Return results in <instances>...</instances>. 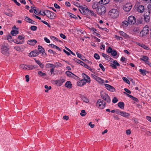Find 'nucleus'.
Segmentation results:
<instances>
[{
	"label": "nucleus",
	"mask_w": 151,
	"mask_h": 151,
	"mask_svg": "<svg viewBox=\"0 0 151 151\" xmlns=\"http://www.w3.org/2000/svg\"><path fill=\"white\" fill-rule=\"evenodd\" d=\"M42 14H41V10L39 12V14L42 15H46V16L50 19H53L55 17V14L53 12L47 10H46L44 11H42Z\"/></svg>",
	"instance_id": "obj_1"
},
{
	"label": "nucleus",
	"mask_w": 151,
	"mask_h": 151,
	"mask_svg": "<svg viewBox=\"0 0 151 151\" xmlns=\"http://www.w3.org/2000/svg\"><path fill=\"white\" fill-rule=\"evenodd\" d=\"M1 52L3 54L8 56L9 53V48L6 45L4 42L2 45L1 50Z\"/></svg>",
	"instance_id": "obj_2"
},
{
	"label": "nucleus",
	"mask_w": 151,
	"mask_h": 151,
	"mask_svg": "<svg viewBox=\"0 0 151 151\" xmlns=\"http://www.w3.org/2000/svg\"><path fill=\"white\" fill-rule=\"evenodd\" d=\"M109 14L111 18H115L119 16V12L117 9H114L109 11Z\"/></svg>",
	"instance_id": "obj_3"
},
{
	"label": "nucleus",
	"mask_w": 151,
	"mask_h": 151,
	"mask_svg": "<svg viewBox=\"0 0 151 151\" xmlns=\"http://www.w3.org/2000/svg\"><path fill=\"white\" fill-rule=\"evenodd\" d=\"M96 105L98 108L102 109L105 107V102L101 99H99L97 102Z\"/></svg>",
	"instance_id": "obj_4"
},
{
	"label": "nucleus",
	"mask_w": 151,
	"mask_h": 151,
	"mask_svg": "<svg viewBox=\"0 0 151 151\" xmlns=\"http://www.w3.org/2000/svg\"><path fill=\"white\" fill-rule=\"evenodd\" d=\"M135 7L136 9L138 12L142 13L145 12V7L143 5L137 4L135 5Z\"/></svg>",
	"instance_id": "obj_5"
},
{
	"label": "nucleus",
	"mask_w": 151,
	"mask_h": 151,
	"mask_svg": "<svg viewBox=\"0 0 151 151\" xmlns=\"http://www.w3.org/2000/svg\"><path fill=\"white\" fill-rule=\"evenodd\" d=\"M97 13L100 15L104 14L106 12V8L104 6H99L98 9L97 10Z\"/></svg>",
	"instance_id": "obj_6"
},
{
	"label": "nucleus",
	"mask_w": 151,
	"mask_h": 151,
	"mask_svg": "<svg viewBox=\"0 0 151 151\" xmlns=\"http://www.w3.org/2000/svg\"><path fill=\"white\" fill-rule=\"evenodd\" d=\"M127 21L130 25L134 24L136 22V19L135 17L133 16H129L128 18Z\"/></svg>",
	"instance_id": "obj_7"
},
{
	"label": "nucleus",
	"mask_w": 151,
	"mask_h": 151,
	"mask_svg": "<svg viewBox=\"0 0 151 151\" xmlns=\"http://www.w3.org/2000/svg\"><path fill=\"white\" fill-rule=\"evenodd\" d=\"M101 96L102 98L108 103H110L111 101L110 98L108 95L104 93L101 94Z\"/></svg>",
	"instance_id": "obj_8"
},
{
	"label": "nucleus",
	"mask_w": 151,
	"mask_h": 151,
	"mask_svg": "<svg viewBox=\"0 0 151 151\" xmlns=\"http://www.w3.org/2000/svg\"><path fill=\"white\" fill-rule=\"evenodd\" d=\"M132 7V5L131 3H127L123 6V9L126 12H129Z\"/></svg>",
	"instance_id": "obj_9"
},
{
	"label": "nucleus",
	"mask_w": 151,
	"mask_h": 151,
	"mask_svg": "<svg viewBox=\"0 0 151 151\" xmlns=\"http://www.w3.org/2000/svg\"><path fill=\"white\" fill-rule=\"evenodd\" d=\"M88 9L86 6L83 7V6H79V10L82 14L85 15L87 11V9Z\"/></svg>",
	"instance_id": "obj_10"
},
{
	"label": "nucleus",
	"mask_w": 151,
	"mask_h": 151,
	"mask_svg": "<svg viewBox=\"0 0 151 151\" xmlns=\"http://www.w3.org/2000/svg\"><path fill=\"white\" fill-rule=\"evenodd\" d=\"M82 76L83 78V79L85 80V81L87 82L88 83H90V77L88 76L83 73H82Z\"/></svg>",
	"instance_id": "obj_11"
},
{
	"label": "nucleus",
	"mask_w": 151,
	"mask_h": 151,
	"mask_svg": "<svg viewBox=\"0 0 151 151\" xmlns=\"http://www.w3.org/2000/svg\"><path fill=\"white\" fill-rule=\"evenodd\" d=\"M104 85L106 88L110 91L114 92L115 91V88L111 85L107 84H105Z\"/></svg>",
	"instance_id": "obj_12"
},
{
	"label": "nucleus",
	"mask_w": 151,
	"mask_h": 151,
	"mask_svg": "<svg viewBox=\"0 0 151 151\" xmlns=\"http://www.w3.org/2000/svg\"><path fill=\"white\" fill-rule=\"evenodd\" d=\"M39 54V52L38 50H35L29 53V54L30 55V56L31 57L32 56L33 57H35L37 56Z\"/></svg>",
	"instance_id": "obj_13"
},
{
	"label": "nucleus",
	"mask_w": 151,
	"mask_h": 151,
	"mask_svg": "<svg viewBox=\"0 0 151 151\" xmlns=\"http://www.w3.org/2000/svg\"><path fill=\"white\" fill-rule=\"evenodd\" d=\"M38 50L39 53H42V55L45 54L46 55L45 52V50L42 46L38 45Z\"/></svg>",
	"instance_id": "obj_14"
},
{
	"label": "nucleus",
	"mask_w": 151,
	"mask_h": 151,
	"mask_svg": "<svg viewBox=\"0 0 151 151\" xmlns=\"http://www.w3.org/2000/svg\"><path fill=\"white\" fill-rule=\"evenodd\" d=\"M93 78L100 83H103L104 80L100 78L99 77L95 75H93Z\"/></svg>",
	"instance_id": "obj_15"
},
{
	"label": "nucleus",
	"mask_w": 151,
	"mask_h": 151,
	"mask_svg": "<svg viewBox=\"0 0 151 151\" xmlns=\"http://www.w3.org/2000/svg\"><path fill=\"white\" fill-rule=\"evenodd\" d=\"M55 84H58V85L61 86L63 82H65V80L64 79L58 80L55 81Z\"/></svg>",
	"instance_id": "obj_16"
},
{
	"label": "nucleus",
	"mask_w": 151,
	"mask_h": 151,
	"mask_svg": "<svg viewBox=\"0 0 151 151\" xmlns=\"http://www.w3.org/2000/svg\"><path fill=\"white\" fill-rule=\"evenodd\" d=\"M37 42V41L34 39L29 40L27 42V44L30 45H34Z\"/></svg>",
	"instance_id": "obj_17"
},
{
	"label": "nucleus",
	"mask_w": 151,
	"mask_h": 151,
	"mask_svg": "<svg viewBox=\"0 0 151 151\" xmlns=\"http://www.w3.org/2000/svg\"><path fill=\"white\" fill-rule=\"evenodd\" d=\"M119 33L121 35L124 37L126 39H128L129 38V35L123 31H119Z\"/></svg>",
	"instance_id": "obj_18"
},
{
	"label": "nucleus",
	"mask_w": 151,
	"mask_h": 151,
	"mask_svg": "<svg viewBox=\"0 0 151 151\" xmlns=\"http://www.w3.org/2000/svg\"><path fill=\"white\" fill-rule=\"evenodd\" d=\"M109 0H101L99 2V4H103L105 5L107 4L109 2Z\"/></svg>",
	"instance_id": "obj_19"
},
{
	"label": "nucleus",
	"mask_w": 151,
	"mask_h": 151,
	"mask_svg": "<svg viewBox=\"0 0 151 151\" xmlns=\"http://www.w3.org/2000/svg\"><path fill=\"white\" fill-rule=\"evenodd\" d=\"M124 93L126 94L127 95L128 97H129V98H131L133 100H134V101H136V102H138V99H137V98H136L135 97L132 96L131 95H129V94H127V93H126L125 92H124Z\"/></svg>",
	"instance_id": "obj_20"
},
{
	"label": "nucleus",
	"mask_w": 151,
	"mask_h": 151,
	"mask_svg": "<svg viewBox=\"0 0 151 151\" xmlns=\"http://www.w3.org/2000/svg\"><path fill=\"white\" fill-rule=\"evenodd\" d=\"M65 86L69 88H70L72 87V85L70 81H67L65 84Z\"/></svg>",
	"instance_id": "obj_21"
},
{
	"label": "nucleus",
	"mask_w": 151,
	"mask_h": 151,
	"mask_svg": "<svg viewBox=\"0 0 151 151\" xmlns=\"http://www.w3.org/2000/svg\"><path fill=\"white\" fill-rule=\"evenodd\" d=\"M121 115L125 117H128L129 116L130 114L129 113L126 112L122 111Z\"/></svg>",
	"instance_id": "obj_22"
},
{
	"label": "nucleus",
	"mask_w": 151,
	"mask_h": 151,
	"mask_svg": "<svg viewBox=\"0 0 151 151\" xmlns=\"http://www.w3.org/2000/svg\"><path fill=\"white\" fill-rule=\"evenodd\" d=\"M149 32H147L144 31L143 30H142L139 34L140 36L142 37L145 36Z\"/></svg>",
	"instance_id": "obj_23"
},
{
	"label": "nucleus",
	"mask_w": 151,
	"mask_h": 151,
	"mask_svg": "<svg viewBox=\"0 0 151 151\" xmlns=\"http://www.w3.org/2000/svg\"><path fill=\"white\" fill-rule=\"evenodd\" d=\"M118 106L121 109H124V104L123 102H119L118 104Z\"/></svg>",
	"instance_id": "obj_24"
},
{
	"label": "nucleus",
	"mask_w": 151,
	"mask_h": 151,
	"mask_svg": "<svg viewBox=\"0 0 151 151\" xmlns=\"http://www.w3.org/2000/svg\"><path fill=\"white\" fill-rule=\"evenodd\" d=\"M140 31L138 27H135L133 30V33L135 34H137Z\"/></svg>",
	"instance_id": "obj_25"
},
{
	"label": "nucleus",
	"mask_w": 151,
	"mask_h": 151,
	"mask_svg": "<svg viewBox=\"0 0 151 151\" xmlns=\"http://www.w3.org/2000/svg\"><path fill=\"white\" fill-rule=\"evenodd\" d=\"M148 58L146 56H143L142 58H140L141 60L145 62H148Z\"/></svg>",
	"instance_id": "obj_26"
},
{
	"label": "nucleus",
	"mask_w": 151,
	"mask_h": 151,
	"mask_svg": "<svg viewBox=\"0 0 151 151\" xmlns=\"http://www.w3.org/2000/svg\"><path fill=\"white\" fill-rule=\"evenodd\" d=\"M11 33L13 36H16L19 33V31L17 30H13L11 31Z\"/></svg>",
	"instance_id": "obj_27"
},
{
	"label": "nucleus",
	"mask_w": 151,
	"mask_h": 151,
	"mask_svg": "<svg viewBox=\"0 0 151 151\" xmlns=\"http://www.w3.org/2000/svg\"><path fill=\"white\" fill-rule=\"evenodd\" d=\"M139 71L141 75H145L146 74L147 72L145 70L142 69H139Z\"/></svg>",
	"instance_id": "obj_28"
},
{
	"label": "nucleus",
	"mask_w": 151,
	"mask_h": 151,
	"mask_svg": "<svg viewBox=\"0 0 151 151\" xmlns=\"http://www.w3.org/2000/svg\"><path fill=\"white\" fill-rule=\"evenodd\" d=\"M66 75L68 77H73V76H74V74L71 73V72L67 71L65 73Z\"/></svg>",
	"instance_id": "obj_29"
},
{
	"label": "nucleus",
	"mask_w": 151,
	"mask_h": 151,
	"mask_svg": "<svg viewBox=\"0 0 151 151\" xmlns=\"http://www.w3.org/2000/svg\"><path fill=\"white\" fill-rule=\"evenodd\" d=\"M27 67L28 68V69H27L28 70H32L36 68L34 65H27Z\"/></svg>",
	"instance_id": "obj_30"
},
{
	"label": "nucleus",
	"mask_w": 151,
	"mask_h": 151,
	"mask_svg": "<svg viewBox=\"0 0 151 151\" xmlns=\"http://www.w3.org/2000/svg\"><path fill=\"white\" fill-rule=\"evenodd\" d=\"M150 19V16H144V20L145 22H148Z\"/></svg>",
	"instance_id": "obj_31"
},
{
	"label": "nucleus",
	"mask_w": 151,
	"mask_h": 151,
	"mask_svg": "<svg viewBox=\"0 0 151 151\" xmlns=\"http://www.w3.org/2000/svg\"><path fill=\"white\" fill-rule=\"evenodd\" d=\"M76 54L78 56V57L81 59L82 60L84 61V60H85V57H82L81 55L80 54L78 53V52H76Z\"/></svg>",
	"instance_id": "obj_32"
},
{
	"label": "nucleus",
	"mask_w": 151,
	"mask_h": 151,
	"mask_svg": "<svg viewBox=\"0 0 151 151\" xmlns=\"http://www.w3.org/2000/svg\"><path fill=\"white\" fill-rule=\"evenodd\" d=\"M82 99L85 102L87 103L89 102L88 100L85 96H82L81 97Z\"/></svg>",
	"instance_id": "obj_33"
},
{
	"label": "nucleus",
	"mask_w": 151,
	"mask_h": 151,
	"mask_svg": "<svg viewBox=\"0 0 151 151\" xmlns=\"http://www.w3.org/2000/svg\"><path fill=\"white\" fill-rule=\"evenodd\" d=\"M67 14L68 15L70 16V17L74 18V19H77V17L75 15L73 14H72L70 12H68Z\"/></svg>",
	"instance_id": "obj_34"
},
{
	"label": "nucleus",
	"mask_w": 151,
	"mask_h": 151,
	"mask_svg": "<svg viewBox=\"0 0 151 151\" xmlns=\"http://www.w3.org/2000/svg\"><path fill=\"white\" fill-rule=\"evenodd\" d=\"M102 55L105 58V59L108 60H109V55L104 53H102Z\"/></svg>",
	"instance_id": "obj_35"
},
{
	"label": "nucleus",
	"mask_w": 151,
	"mask_h": 151,
	"mask_svg": "<svg viewBox=\"0 0 151 151\" xmlns=\"http://www.w3.org/2000/svg\"><path fill=\"white\" fill-rule=\"evenodd\" d=\"M138 45H139L141 47H142L143 48H144L146 50H147L148 49V47L146 46V45H144V44H141L140 43H139Z\"/></svg>",
	"instance_id": "obj_36"
},
{
	"label": "nucleus",
	"mask_w": 151,
	"mask_h": 151,
	"mask_svg": "<svg viewBox=\"0 0 151 151\" xmlns=\"http://www.w3.org/2000/svg\"><path fill=\"white\" fill-rule=\"evenodd\" d=\"M143 22V19L141 18V19H137L136 21V24L137 25L141 24Z\"/></svg>",
	"instance_id": "obj_37"
},
{
	"label": "nucleus",
	"mask_w": 151,
	"mask_h": 151,
	"mask_svg": "<svg viewBox=\"0 0 151 151\" xmlns=\"http://www.w3.org/2000/svg\"><path fill=\"white\" fill-rule=\"evenodd\" d=\"M122 24L123 26L124 27H127L128 25V24H129V22L127 21H124L122 23Z\"/></svg>",
	"instance_id": "obj_38"
},
{
	"label": "nucleus",
	"mask_w": 151,
	"mask_h": 151,
	"mask_svg": "<svg viewBox=\"0 0 151 151\" xmlns=\"http://www.w3.org/2000/svg\"><path fill=\"white\" fill-rule=\"evenodd\" d=\"M7 40L8 41V42H11L12 41V39L11 36L10 35H9L7 36Z\"/></svg>",
	"instance_id": "obj_39"
},
{
	"label": "nucleus",
	"mask_w": 151,
	"mask_h": 151,
	"mask_svg": "<svg viewBox=\"0 0 151 151\" xmlns=\"http://www.w3.org/2000/svg\"><path fill=\"white\" fill-rule=\"evenodd\" d=\"M50 45L51 46V47H52L53 48H55L57 50H59L60 51H61V50L57 46L55 45H54L53 44H50Z\"/></svg>",
	"instance_id": "obj_40"
},
{
	"label": "nucleus",
	"mask_w": 151,
	"mask_h": 151,
	"mask_svg": "<svg viewBox=\"0 0 151 151\" xmlns=\"http://www.w3.org/2000/svg\"><path fill=\"white\" fill-rule=\"evenodd\" d=\"M148 26L147 25H146L145 27H143L142 30H143L144 31H146L149 32V30L148 29Z\"/></svg>",
	"instance_id": "obj_41"
},
{
	"label": "nucleus",
	"mask_w": 151,
	"mask_h": 151,
	"mask_svg": "<svg viewBox=\"0 0 151 151\" xmlns=\"http://www.w3.org/2000/svg\"><path fill=\"white\" fill-rule=\"evenodd\" d=\"M122 79L125 82L127 83L128 84H130V82L126 78L123 77L122 78Z\"/></svg>",
	"instance_id": "obj_42"
},
{
	"label": "nucleus",
	"mask_w": 151,
	"mask_h": 151,
	"mask_svg": "<svg viewBox=\"0 0 151 151\" xmlns=\"http://www.w3.org/2000/svg\"><path fill=\"white\" fill-rule=\"evenodd\" d=\"M14 42L17 44H21L24 43V41L23 40L19 41L17 40H15Z\"/></svg>",
	"instance_id": "obj_43"
},
{
	"label": "nucleus",
	"mask_w": 151,
	"mask_h": 151,
	"mask_svg": "<svg viewBox=\"0 0 151 151\" xmlns=\"http://www.w3.org/2000/svg\"><path fill=\"white\" fill-rule=\"evenodd\" d=\"M46 66L47 67H51V68H55L56 66H55V65H54L53 64H48L46 65Z\"/></svg>",
	"instance_id": "obj_44"
},
{
	"label": "nucleus",
	"mask_w": 151,
	"mask_h": 151,
	"mask_svg": "<svg viewBox=\"0 0 151 151\" xmlns=\"http://www.w3.org/2000/svg\"><path fill=\"white\" fill-rule=\"evenodd\" d=\"M86 114V111L84 110H82L81 111V113H80V114L81 116H85Z\"/></svg>",
	"instance_id": "obj_45"
},
{
	"label": "nucleus",
	"mask_w": 151,
	"mask_h": 151,
	"mask_svg": "<svg viewBox=\"0 0 151 151\" xmlns=\"http://www.w3.org/2000/svg\"><path fill=\"white\" fill-rule=\"evenodd\" d=\"M88 11L89 12H88V16H93V15L94 16V14L93 11L89 9Z\"/></svg>",
	"instance_id": "obj_46"
},
{
	"label": "nucleus",
	"mask_w": 151,
	"mask_h": 151,
	"mask_svg": "<svg viewBox=\"0 0 151 151\" xmlns=\"http://www.w3.org/2000/svg\"><path fill=\"white\" fill-rule=\"evenodd\" d=\"M21 68L23 70H27L28 69V68L27 67V65H21Z\"/></svg>",
	"instance_id": "obj_47"
},
{
	"label": "nucleus",
	"mask_w": 151,
	"mask_h": 151,
	"mask_svg": "<svg viewBox=\"0 0 151 151\" xmlns=\"http://www.w3.org/2000/svg\"><path fill=\"white\" fill-rule=\"evenodd\" d=\"M98 4L96 3H94L92 5V8L94 9H96L97 8H98Z\"/></svg>",
	"instance_id": "obj_48"
},
{
	"label": "nucleus",
	"mask_w": 151,
	"mask_h": 151,
	"mask_svg": "<svg viewBox=\"0 0 151 151\" xmlns=\"http://www.w3.org/2000/svg\"><path fill=\"white\" fill-rule=\"evenodd\" d=\"M117 53L116 51L115 50H113L111 53V55L114 56H116L117 55Z\"/></svg>",
	"instance_id": "obj_49"
},
{
	"label": "nucleus",
	"mask_w": 151,
	"mask_h": 151,
	"mask_svg": "<svg viewBox=\"0 0 151 151\" xmlns=\"http://www.w3.org/2000/svg\"><path fill=\"white\" fill-rule=\"evenodd\" d=\"M94 56L95 58L97 60H99L100 59L99 55L97 53H95Z\"/></svg>",
	"instance_id": "obj_50"
},
{
	"label": "nucleus",
	"mask_w": 151,
	"mask_h": 151,
	"mask_svg": "<svg viewBox=\"0 0 151 151\" xmlns=\"http://www.w3.org/2000/svg\"><path fill=\"white\" fill-rule=\"evenodd\" d=\"M30 29L33 31H35L37 30V27L35 26H32L30 27Z\"/></svg>",
	"instance_id": "obj_51"
},
{
	"label": "nucleus",
	"mask_w": 151,
	"mask_h": 151,
	"mask_svg": "<svg viewBox=\"0 0 151 151\" xmlns=\"http://www.w3.org/2000/svg\"><path fill=\"white\" fill-rule=\"evenodd\" d=\"M38 74L40 76H45L46 75V74L45 73H43L41 71H38Z\"/></svg>",
	"instance_id": "obj_52"
},
{
	"label": "nucleus",
	"mask_w": 151,
	"mask_h": 151,
	"mask_svg": "<svg viewBox=\"0 0 151 151\" xmlns=\"http://www.w3.org/2000/svg\"><path fill=\"white\" fill-rule=\"evenodd\" d=\"M31 19L30 18H29V17H26L25 18L24 20L25 21H26V22H27L29 23L30 22V20Z\"/></svg>",
	"instance_id": "obj_53"
},
{
	"label": "nucleus",
	"mask_w": 151,
	"mask_h": 151,
	"mask_svg": "<svg viewBox=\"0 0 151 151\" xmlns=\"http://www.w3.org/2000/svg\"><path fill=\"white\" fill-rule=\"evenodd\" d=\"M122 112V111L118 109H116V114L120 115H121Z\"/></svg>",
	"instance_id": "obj_54"
},
{
	"label": "nucleus",
	"mask_w": 151,
	"mask_h": 151,
	"mask_svg": "<svg viewBox=\"0 0 151 151\" xmlns=\"http://www.w3.org/2000/svg\"><path fill=\"white\" fill-rule=\"evenodd\" d=\"M144 16H150V12L149 11H145Z\"/></svg>",
	"instance_id": "obj_55"
},
{
	"label": "nucleus",
	"mask_w": 151,
	"mask_h": 151,
	"mask_svg": "<svg viewBox=\"0 0 151 151\" xmlns=\"http://www.w3.org/2000/svg\"><path fill=\"white\" fill-rule=\"evenodd\" d=\"M41 21L44 24L47 25L49 27H50V28L51 27V26H50V24H48V23L47 22H46L45 21L43 20H41Z\"/></svg>",
	"instance_id": "obj_56"
},
{
	"label": "nucleus",
	"mask_w": 151,
	"mask_h": 151,
	"mask_svg": "<svg viewBox=\"0 0 151 151\" xmlns=\"http://www.w3.org/2000/svg\"><path fill=\"white\" fill-rule=\"evenodd\" d=\"M99 66L103 71H105L104 67L103 66L102 64H99Z\"/></svg>",
	"instance_id": "obj_57"
},
{
	"label": "nucleus",
	"mask_w": 151,
	"mask_h": 151,
	"mask_svg": "<svg viewBox=\"0 0 151 151\" xmlns=\"http://www.w3.org/2000/svg\"><path fill=\"white\" fill-rule=\"evenodd\" d=\"M118 101V99L116 97H114L112 100V102L114 103H116Z\"/></svg>",
	"instance_id": "obj_58"
},
{
	"label": "nucleus",
	"mask_w": 151,
	"mask_h": 151,
	"mask_svg": "<svg viewBox=\"0 0 151 151\" xmlns=\"http://www.w3.org/2000/svg\"><path fill=\"white\" fill-rule=\"evenodd\" d=\"M110 65L114 69H116L117 68L116 66L114 63H111Z\"/></svg>",
	"instance_id": "obj_59"
},
{
	"label": "nucleus",
	"mask_w": 151,
	"mask_h": 151,
	"mask_svg": "<svg viewBox=\"0 0 151 151\" xmlns=\"http://www.w3.org/2000/svg\"><path fill=\"white\" fill-rule=\"evenodd\" d=\"M113 63L116 66H120V64L118 63L117 61L116 60H114L113 61Z\"/></svg>",
	"instance_id": "obj_60"
},
{
	"label": "nucleus",
	"mask_w": 151,
	"mask_h": 151,
	"mask_svg": "<svg viewBox=\"0 0 151 151\" xmlns=\"http://www.w3.org/2000/svg\"><path fill=\"white\" fill-rule=\"evenodd\" d=\"M18 39L21 40V41L23 40L24 41V38L22 36L19 35L18 36Z\"/></svg>",
	"instance_id": "obj_61"
},
{
	"label": "nucleus",
	"mask_w": 151,
	"mask_h": 151,
	"mask_svg": "<svg viewBox=\"0 0 151 151\" xmlns=\"http://www.w3.org/2000/svg\"><path fill=\"white\" fill-rule=\"evenodd\" d=\"M82 83L81 81V80L80 81H79L77 82V85L78 86H82Z\"/></svg>",
	"instance_id": "obj_62"
},
{
	"label": "nucleus",
	"mask_w": 151,
	"mask_h": 151,
	"mask_svg": "<svg viewBox=\"0 0 151 151\" xmlns=\"http://www.w3.org/2000/svg\"><path fill=\"white\" fill-rule=\"evenodd\" d=\"M112 51H113V50L111 48V47H108V50H107V52L108 53H111V52H112Z\"/></svg>",
	"instance_id": "obj_63"
},
{
	"label": "nucleus",
	"mask_w": 151,
	"mask_h": 151,
	"mask_svg": "<svg viewBox=\"0 0 151 151\" xmlns=\"http://www.w3.org/2000/svg\"><path fill=\"white\" fill-rule=\"evenodd\" d=\"M44 40H45V41L47 43H49L50 42V40L47 38L46 37H45L44 38Z\"/></svg>",
	"instance_id": "obj_64"
}]
</instances>
